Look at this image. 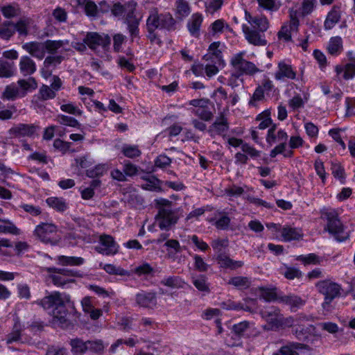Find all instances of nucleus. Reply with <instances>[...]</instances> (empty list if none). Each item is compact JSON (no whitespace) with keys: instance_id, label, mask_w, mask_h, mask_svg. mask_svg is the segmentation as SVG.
<instances>
[{"instance_id":"f257e3e1","label":"nucleus","mask_w":355,"mask_h":355,"mask_svg":"<svg viewBox=\"0 0 355 355\" xmlns=\"http://www.w3.org/2000/svg\"><path fill=\"white\" fill-rule=\"evenodd\" d=\"M38 304L44 309L53 308L52 322L54 324L65 329L71 326L67 310V306H73L69 295L55 291L44 297Z\"/></svg>"},{"instance_id":"f03ea898","label":"nucleus","mask_w":355,"mask_h":355,"mask_svg":"<svg viewBox=\"0 0 355 355\" xmlns=\"http://www.w3.org/2000/svg\"><path fill=\"white\" fill-rule=\"evenodd\" d=\"M175 24V21L170 13L159 14L157 8L150 11L146 26L148 31L158 28L171 30Z\"/></svg>"},{"instance_id":"7ed1b4c3","label":"nucleus","mask_w":355,"mask_h":355,"mask_svg":"<svg viewBox=\"0 0 355 355\" xmlns=\"http://www.w3.org/2000/svg\"><path fill=\"white\" fill-rule=\"evenodd\" d=\"M316 287L318 292L324 296L322 308L327 311H330L331 302L340 295V286L327 279L318 282Z\"/></svg>"},{"instance_id":"20e7f679","label":"nucleus","mask_w":355,"mask_h":355,"mask_svg":"<svg viewBox=\"0 0 355 355\" xmlns=\"http://www.w3.org/2000/svg\"><path fill=\"white\" fill-rule=\"evenodd\" d=\"M322 215L325 216L327 220V225L324 230L334 235L338 241L341 242L349 238V234L344 231L343 225L336 212L323 210L322 211Z\"/></svg>"},{"instance_id":"39448f33","label":"nucleus","mask_w":355,"mask_h":355,"mask_svg":"<svg viewBox=\"0 0 355 355\" xmlns=\"http://www.w3.org/2000/svg\"><path fill=\"white\" fill-rule=\"evenodd\" d=\"M35 235L43 243L55 245L59 241L57 227L52 223H42L35 227Z\"/></svg>"},{"instance_id":"423d86ee","label":"nucleus","mask_w":355,"mask_h":355,"mask_svg":"<svg viewBox=\"0 0 355 355\" xmlns=\"http://www.w3.org/2000/svg\"><path fill=\"white\" fill-rule=\"evenodd\" d=\"M158 209L159 211L156 216V220L159 227L161 230H170L172 226L177 223L179 219L178 212L180 209L171 210L165 207Z\"/></svg>"},{"instance_id":"0eeeda50","label":"nucleus","mask_w":355,"mask_h":355,"mask_svg":"<svg viewBox=\"0 0 355 355\" xmlns=\"http://www.w3.org/2000/svg\"><path fill=\"white\" fill-rule=\"evenodd\" d=\"M245 52L236 54L231 60V64L241 73L253 75L259 71V69L251 62L243 59Z\"/></svg>"},{"instance_id":"6e6552de","label":"nucleus","mask_w":355,"mask_h":355,"mask_svg":"<svg viewBox=\"0 0 355 355\" xmlns=\"http://www.w3.org/2000/svg\"><path fill=\"white\" fill-rule=\"evenodd\" d=\"M297 10L291 9L289 11L290 23L289 24L284 25L278 33L279 39H284L285 41H290L291 40V33L293 31H297L299 26V20L297 17Z\"/></svg>"},{"instance_id":"1a4fd4ad","label":"nucleus","mask_w":355,"mask_h":355,"mask_svg":"<svg viewBox=\"0 0 355 355\" xmlns=\"http://www.w3.org/2000/svg\"><path fill=\"white\" fill-rule=\"evenodd\" d=\"M96 250L103 254H115L118 252V246L112 236L103 234L100 236V245L96 247Z\"/></svg>"},{"instance_id":"9d476101","label":"nucleus","mask_w":355,"mask_h":355,"mask_svg":"<svg viewBox=\"0 0 355 355\" xmlns=\"http://www.w3.org/2000/svg\"><path fill=\"white\" fill-rule=\"evenodd\" d=\"M85 44H86L89 49L95 51L96 48L101 46L105 48L110 43V39L107 36H101L97 33H87L85 37L83 40Z\"/></svg>"},{"instance_id":"9b49d317","label":"nucleus","mask_w":355,"mask_h":355,"mask_svg":"<svg viewBox=\"0 0 355 355\" xmlns=\"http://www.w3.org/2000/svg\"><path fill=\"white\" fill-rule=\"evenodd\" d=\"M135 3H128V12L125 19V23L127 24L129 32L132 37H136L139 33L138 26L139 19L134 15V10L135 9Z\"/></svg>"},{"instance_id":"f8f14e48","label":"nucleus","mask_w":355,"mask_h":355,"mask_svg":"<svg viewBox=\"0 0 355 355\" xmlns=\"http://www.w3.org/2000/svg\"><path fill=\"white\" fill-rule=\"evenodd\" d=\"M256 28H250L246 25L243 26V31L245 34L246 40L249 43L255 46H264L266 44V40L263 35L255 30Z\"/></svg>"},{"instance_id":"ddd939ff","label":"nucleus","mask_w":355,"mask_h":355,"mask_svg":"<svg viewBox=\"0 0 355 355\" xmlns=\"http://www.w3.org/2000/svg\"><path fill=\"white\" fill-rule=\"evenodd\" d=\"M22 48L30 55L39 60H42L45 55V51L42 42H27L22 45Z\"/></svg>"},{"instance_id":"4468645a","label":"nucleus","mask_w":355,"mask_h":355,"mask_svg":"<svg viewBox=\"0 0 355 355\" xmlns=\"http://www.w3.org/2000/svg\"><path fill=\"white\" fill-rule=\"evenodd\" d=\"M35 130L36 127L33 125L21 123L10 129L9 133L15 137H31Z\"/></svg>"},{"instance_id":"2eb2a0df","label":"nucleus","mask_w":355,"mask_h":355,"mask_svg":"<svg viewBox=\"0 0 355 355\" xmlns=\"http://www.w3.org/2000/svg\"><path fill=\"white\" fill-rule=\"evenodd\" d=\"M137 304L142 307L150 308L157 304L156 294L152 292H141L136 295Z\"/></svg>"},{"instance_id":"dca6fc26","label":"nucleus","mask_w":355,"mask_h":355,"mask_svg":"<svg viewBox=\"0 0 355 355\" xmlns=\"http://www.w3.org/2000/svg\"><path fill=\"white\" fill-rule=\"evenodd\" d=\"M19 66L21 73L25 76L32 75L36 71L35 62L27 55L21 58Z\"/></svg>"},{"instance_id":"f3484780","label":"nucleus","mask_w":355,"mask_h":355,"mask_svg":"<svg viewBox=\"0 0 355 355\" xmlns=\"http://www.w3.org/2000/svg\"><path fill=\"white\" fill-rule=\"evenodd\" d=\"M246 20L251 24L253 28H257L259 32H264L268 28V22L265 17H252L247 11L245 12Z\"/></svg>"},{"instance_id":"a211bd4d","label":"nucleus","mask_w":355,"mask_h":355,"mask_svg":"<svg viewBox=\"0 0 355 355\" xmlns=\"http://www.w3.org/2000/svg\"><path fill=\"white\" fill-rule=\"evenodd\" d=\"M279 70L275 73V78L277 80H281L283 78H288L290 79H295L296 73L293 70L291 65L286 64L282 62L278 64Z\"/></svg>"},{"instance_id":"6ab92c4d","label":"nucleus","mask_w":355,"mask_h":355,"mask_svg":"<svg viewBox=\"0 0 355 355\" xmlns=\"http://www.w3.org/2000/svg\"><path fill=\"white\" fill-rule=\"evenodd\" d=\"M282 237L285 241H291L292 240H300L302 237V233L300 230L284 227L282 230Z\"/></svg>"},{"instance_id":"aec40b11","label":"nucleus","mask_w":355,"mask_h":355,"mask_svg":"<svg viewBox=\"0 0 355 355\" xmlns=\"http://www.w3.org/2000/svg\"><path fill=\"white\" fill-rule=\"evenodd\" d=\"M24 96H25V92H21L19 87L15 84L6 86L3 93V97L8 100H15L18 97Z\"/></svg>"},{"instance_id":"412c9836","label":"nucleus","mask_w":355,"mask_h":355,"mask_svg":"<svg viewBox=\"0 0 355 355\" xmlns=\"http://www.w3.org/2000/svg\"><path fill=\"white\" fill-rule=\"evenodd\" d=\"M261 314L262 317L265 318L272 327L277 328L281 314L279 309L272 308L270 310L262 311Z\"/></svg>"},{"instance_id":"4be33fe9","label":"nucleus","mask_w":355,"mask_h":355,"mask_svg":"<svg viewBox=\"0 0 355 355\" xmlns=\"http://www.w3.org/2000/svg\"><path fill=\"white\" fill-rule=\"evenodd\" d=\"M15 74L14 63L0 58V78H8Z\"/></svg>"},{"instance_id":"5701e85b","label":"nucleus","mask_w":355,"mask_h":355,"mask_svg":"<svg viewBox=\"0 0 355 355\" xmlns=\"http://www.w3.org/2000/svg\"><path fill=\"white\" fill-rule=\"evenodd\" d=\"M15 35L13 22L5 21L0 24V38L6 40H10Z\"/></svg>"},{"instance_id":"b1692460","label":"nucleus","mask_w":355,"mask_h":355,"mask_svg":"<svg viewBox=\"0 0 355 355\" xmlns=\"http://www.w3.org/2000/svg\"><path fill=\"white\" fill-rule=\"evenodd\" d=\"M31 20L28 18H21L16 23L13 22L15 33L17 31L21 36L26 37L28 35V28Z\"/></svg>"},{"instance_id":"393cba45","label":"nucleus","mask_w":355,"mask_h":355,"mask_svg":"<svg viewBox=\"0 0 355 355\" xmlns=\"http://www.w3.org/2000/svg\"><path fill=\"white\" fill-rule=\"evenodd\" d=\"M279 301L289 305L291 309L298 308L304 304L305 301L297 295H284L279 298Z\"/></svg>"},{"instance_id":"a878e982","label":"nucleus","mask_w":355,"mask_h":355,"mask_svg":"<svg viewBox=\"0 0 355 355\" xmlns=\"http://www.w3.org/2000/svg\"><path fill=\"white\" fill-rule=\"evenodd\" d=\"M71 352L76 354H83L87 352V341H83L80 338H73L70 341Z\"/></svg>"},{"instance_id":"bb28decb","label":"nucleus","mask_w":355,"mask_h":355,"mask_svg":"<svg viewBox=\"0 0 355 355\" xmlns=\"http://www.w3.org/2000/svg\"><path fill=\"white\" fill-rule=\"evenodd\" d=\"M65 44H68V41L48 40L43 42L44 51L51 54L55 53L58 49Z\"/></svg>"},{"instance_id":"cd10ccee","label":"nucleus","mask_w":355,"mask_h":355,"mask_svg":"<svg viewBox=\"0 0 355 355\" xmlns=\"http://www.w3.org/2000/svg\"><path fill=\"white\" fill-rule=\"evenodd\" d=\"M218 260L222 266L230 268L232 269L240 268L243 264L242 261H234L229 258L228 257L222 254H220L218 256Z\"/></svg>"},{"instance_id":"c85d7f7f","label":"nucleus","mask_w":355,"mask_h":355,"mask_svg":"<svg viewBox=\"0 0 355 355\" xmlns=\"http://www.w3.org/2000/svg\"><path fill=\"white\" fill-rule=\"evenodd\" d=\"M190 13V6L186 0H176V15L177 17L182 18Z\"/></svg>"},{"instance_id":"c756f323","label":"nucleus","mask_w":355,"mask_h":355,"mask_svg":"<svg viewBox=\"0 0 355 355\" xmlns=\"http://www.w3.org/2000/svg\"><path fill=\"white\" fill-rule=\"evenodd\" d=\"M340 18V12L335 8L332 9L327 15L324 21V27L326 29H331L336 24H337Z\"/></svg>"},{"instance_id":"7c9ffc66","label":"nucleus","mask_w":355,"mask_h":355,"mask_svg":"<svg viewBox=\"0 0 355 355\" xmlns=\"http://www.w3.org/2000/svg\"><path fill=\"white\" fill-rule=\"evenodd\" d=\"M18 87L21 92H24L25 95L29 89H35L37 87V84L33 78H29L27 80L20 79L17 81Z\"/></svg>"},{"instance_id":"2f4dec72","label":"nucleus","mask_w":355,"mask_h":355,"mask_svg":"<svg viewBox=\"0 0 355 355\" xmlns=\"http://www.w3.org/2000/svg\"><path fill=\"white\" fill-rule=\"evenodd\" d=\"M202 18L200 15L196 14L192 17L191 22L188 24L189 32L193 35L197 36L199 33L200 26L202 24Z\"/></svg>"},{"instance_id":"473e14b6","label":"nucleus","mask_w":355,"mask_h":355,"mask_svg":"<svg viewBox=\"0 0 355 355\" xmlns=\"http://www.w3.org/2000/svg\"><path fill=\"white\" fill-rule=\"evenodd\" d=\"M87 351L101 354L103 353L105 346L102 340H87Z\"/></svg>"},{"instance_id":"72a5a7b5","label":"nucleus","mask_w":355,"mask_h":355,"mask_svg":"<svg viewBox=\"0 0 355 355\" xmlns=\"http://www.w3.org/2000/svg\"><path fill=\"white\" fill-rule=\"evenodd\" d=\"M228 284L239 288H247L250 286V281L246 277L237 276L231 278Z\"/></svg>"},{"instance_id":"f704fd0d","label":"nucleus","mask_w":355,"mask_h":355,"mask_svg":"<svg viewBox=\"0 0 355 355\" xmlns=\"http://www.w3.org/2000/svg\"><path fill=\"white\" fill-rule=\"evenodd\" d=\"M58 261L60 264L63 266H78L83 263V258L76 257L59 256Z\"/></svg>"},{"instance_id":"c9c22d12","label":"nucleus","mask_w":355,"mask_h":355,"mask_svg":"<svg viewBox=\"0 0 355 355\" xmlns=\"http://www.w3.org/2000/svg\"><path fill=\"white\" fill-rule=\"evenodd\" d=\"M206 276L201 275L193 277V284L199 291L209 292V288Z\"/></svg>"},{"instance_id":"e433bc0d","label":"nucleus","mask_w":355,"mask_h":355,"mask_svg":"<svg viewBox=\"0 0 355 355\" xmlns=\"http://www.w3.org/2000/svg\"><path fill=\"white\" fill-rule=\"evenodd\" d=\"M1 11L3 15L7 19L13 18L20 15V9L18 6L12 5L3 6L1 8Z\"/></svg>"},{"instance_id":"4c0bfd02","label":"nucleus","mask_w":355,"mask_h":355,"mask_svg":"<svg viewBox=\"0 0 355 355\" xmlns=\"http://www.w3.org/2000/svg\"><path fill=\"white\" fill-rule=\"evenodd\" d=\"M21 326L18 320H16L13 326L12 331L8 335L7 343L10 344L12 342L19 340L21 336Z\"/></svg>"},{"instance_id":"58836bf2","label":"nucleus","mask_w":355,"mask_h":355,"mask_svg":"<svg viewBox=\"0 0 355 355\" xmlns=\"http://www.w3.org/2000/svg\"><path fill=\"white\" fill-rule=\"evenodd\" d=\"M47 204L52 208L59 211H63L67 209V205L62 199L58 198L51 197L46 200Z\"/></svg>"},{"instance_id":"ea45409f","label":"nucleus","mask_w":355,"mask_h":355,"mask_svg":"<svg viewBox=\"0 0 355 355\" xmlns=\"http://www.w3.org/2000/svg\"><path fill=\"white\" fill-rule=\"evenodd\" d=\"M300 318H295L292 316L284 318L282 314H280L279 322L276 329L279 328H285V327H291L297 322Z\"/></svg>"},{"instance_id":"a19ab883","label":"nucleus","mask_w":355,"mask_h":355,"mask_svg":"<svg viewBox=\"0 0 355 355\" xmlns=\"http://www.w3.org/2000/svg\"><path fill=\"white\" fill-rule=\"evenodd\" d=\"M55 96V93L53 89H52L49 86L43 85L39 92V98L42 101H46L48 99L54 98Z\"/></svg>"},{"instance_id":"79ce46f5","label":"nucleus","mask_w":355,"mask_h":355,"mask_svg":"<svg viewBox=\"0 0 355 355\" xmlns=\"http://www.w3.org/2000/svg\"><path fill=\"white\" fill-rule=\"evenodd\" d=\"M1 221V220H0ZM2 222L8 225H0V233L8 232L14 235H19L20 230L13 223L8 220H2Z\"/></svg>"},{"instance_id":"37998d69","label":"nucleus","mask_w":355,"mask_h":355,"mask_svg":"<svg viewBox=\"0 0 355 355\" xmlns=\"http://www.w3.org/2000/svg\"><path fill=\"white\" fill-rule=\"evenodd\" d=\"M250 324L249 322L248 321H243V322H241L238 324H235L233 327H232V331L234 332V334L239 336V337H241V336H243L245 334V332L248 329H250Z\"/></svg>"},{"instance_id":"c03bdc74","label":"nucleus","mask_w":355,"mask_h":355,"mask_svg":"<svg viewBox=\"0 0 355 355\" xmlns=\"http://www.w3.org/2000/svg\"><path fill=\"white\" fill-rule=\"evenodd\" d=\"M342 48V40L339 37H332L328 46V51L331 55L336 54Z\"/></svg>"},{"instance_id":"a18cd8bd","label":"nucleus","mask_w":355,"mask_h":355,"mask_svg":"<svg viewBox=\"0 0 355 355\" xmlns=\"http://www.w3.org/2000/svg\"><path fill=\"white\" fill-rule=\"evenodd\" d=\"M193 112L204 121H210L213 117L211 112L206 106L198 107L193 110Z\"/></svg>"},{"instance_id":"49530a36","label":"nucleus","mask_w":355,"mask_h":355,"mask_svg":"<svg viewBox=\"0 0 355 355\" xmlns=\"http://www.w3.org/2000/svg\"><path fill=\"white\" fill-rule=\"evenodd\" d=\"M56 120L58 123L64 125L71 127H78L80 125L78 121L76 119L63 114L58 115Z\"/></svg>"},{"instance_id":"de8ad7c7","label":"nucleus","mask_w":355,"mask_h":355,"mask_svg":"<svg viewBox=\"0 0 355 355\" xmlns=\"http://www.w3.org/2000/svg\"><path fill=\"white\" fill-rule=\"evenodd\" d=\"M161 284L171 288L182 287V282L178 277H169L161 282Z\"/></svg>"},{"instance_id":"09e8293b","label":"nucleus","mask_w":355,"mask_h":355,"mask_svg":"<svg viewBox=\"0 0 355 355\" xmlns=\"http://www.w3.org/2000/svg\"><path fill=\"white\" fill-rule=\"evenodd\" d=\"M63 60L64 57L62 55L48 56L44 61V66L46 69L51 66L55 67L60 64Z\"/></svg>"},{"instance_id":"8fccbe9b","label":"nucleus","mask_w":355,"mask_h":355,"mask_svg":"<svg viewBox=\"0 0 355 355\" xmlns=\"http://www.w3.org/2000/svg\"><path fill=\"white\" fill-rule=\"evenodd\" d=\"M260 292V297L266 301H272L276 299V293L272 289L260 287L258 288Z\"/></svg>"},{"instance_id":"3c124183","label":"nucleus","mask_w":355,"mask_h":355,"mask_svg":"<svg viewBox=\"0 0 355 355\" xmlns=\"http://www.w3.org/2000/svg\"><path fill=\"white\" fill-rule=\"evenodd\" d=\"M300 320L295 323V328L293 329V334L298 338L299 340H303L307 337L306 334H308V328L303 327L301 324H299Z\"/></svg>"},{"instance_id":"603ef678","label":"nucleus","mask_w":355,"mask_h":355,"mask_svg":"<svg viewBox=\"0 0 355 355\" xmlns=\"http://www.w3.org/2000/svg\"><path fill=\"white\" fill-rule=\"evenodd\" d=\"M123 153L125 156L129 158H135L140 156L141 151L137 146H126L123 148Z\"/></svg>"},{"instance_id":"864d4df0","label":"nucleus","mask_w":355,"mask_h":355,"mask_svg":"<svg viewBox=\"0 0 355 355\" xmlns=\"http://www.w3.org/2000/svg\"><path fill=\"white\" fill-rule=\"evenodd\" d=\"M315 0H304L302 4V16L310 14L315 7Z\"/></svg>"},{"instance_id":"5fc2aeb1","label":"nucleus","mask_w":355,"mask_h":355,"mask_svg":"<svg viewBox=\"0 0 355 355\" xmlns=\"http://www.w3.org/2000/svg\"><path fill=\"white\" fill-rule=\"evenodd\" d=\"M85 10L87 15L96 17L99 13L98 8L93 1H87L85 3Z\"/></svg>"},{"instance_id":"6e6d98bb","label":"nucleus","mask_w":355,"mask_h":355,"mask_svg":"<svg viewBox=\"0 0 355 355\" xmlns=\"http://www.w3.org/2000/svg\"><path fill=\"white\" fill-rule=\"evenodd\" d=\"M228 128L226 121L223 117L220 121H216L211 126L210 130H215L218 134L225 132Z\"/></svg>"},{"instance_id":"4d7b16f0","label":"nucleus","mask_w":355,"mask_h":355,"mask_svg":"<svg viewBox=\"0 0 355 355\" xmlns=\"http://www.w3.org/2000/svg\"><path fill=\"white\" fill-rule=\"evenodd\" d=\"M263 98H264L263 89L261 86H259L255 89L251 99L249 101V104L250 105L255 106L256 102L262 100Z\"/></svg>"},{"instance_id":"13d9d810","label":"nucleus","mask_w":355,"mask_h":355,"mask_svg":"<svg viewBox=\"0 0 355 355\" xmlns=\"http://www.w3.org/2000/svg\"><path fill=\"white\" fill-rule=\"evenodd\" d=\"M128 4L125 6L121 5L120 3H115L111 9L112 13L116 16H121L125 11L128 12Z\"/></svg>"},{"instance_id":"bf43d9fd","label":"nucleus","mask_w":355,"mask_h":355,"mask_svg":"<svg viewBox=\"0 0 355 355\" xmlns=\"http://www.w3.org/2000/svg\"><path fill=\"white\" fill-rule=\"evenodd\" d=\"M195 268L200 272H205L208 269V265L203 261L199 255L194 256Z\"/></svg>"},{"instance_id":"052dcab7","label":"nucleus","mask_w":355,"mask_h":355,"mask_svg":"<svg viewBox=\"0 0 355 355\" xmlns=\"http://www.w3.org/2000/svg\"><path fill=\"white\" fill-rule=\"evenodd\" d=\"M171 162V159L168 157L161 155L155 159V164L157 167L165 168L169 166Z\"/></svg>"},{"instance_id":"680f3d73","label":"nucleus","mask_w":355,"mask_h":355,"mask_svg":"<svg viewBox=\"0 0 355 355\" xmlns=\"http://www.w3.org/2000/svg\"><path fill=\"white\" fill-rule=\"evenodd\" d=\"M103 269L109 274L112 275H123L125 274V271L120 268H116L115 266L112 264H105L103 266Z\"/></svg>"},{"instance_id":"e2e57ef3","label":"nucleus","mask_w":355,"mask_h":355,"mask_svg":"<svg viewBox=\"0 0 355 355\" xmlns=\"http://www.w3.org/2000/svg\"><path fill=\"white\" fill-rule=\"evenodd\" d=\"M228 245L227 239H216L214 241L211 243L212 248L216 250L218 252H220L226 248Z\"/></svg>"},{"instance_id":"0e129e2a","label":"nucleus","mask_w":355,"mask_h":355,"mask_svg":"<svg viewBox=\"0 0 355 355\" xmlns=\"http://www.w3.org/2000/svg\"><path fill=\"white\" fill-rule=\"evenodd\" d=\"M53 15L55 17V19L60 22L65 21L67 19L66 11L64 9L59 7L53 10Z\"/></svg>"},{"instance_id":"69168bd1","label":"nucleus","mask_w":355,"mask_h":355,"mask_svg":"<svg viewBox=\"0 0 355 355\" xmlns=\"http://www.w3.org/2000/svg\"><path fill=\"white\" fill-rule=\"evenodd\" d=\"M284 276L288 279H293L301 277L302 272L296 268H288L284 273Z\"/></svg>"},{"instance_id":"338daca9","label":"nucleus","mask_w":355,"mask_h":355,"mask_svg":"<svg viewBox=\"0 0 355 355\" xmlns=\"http://www.w3.org/2000/svg\"><path fill=\"white\" fill-rule=\"evenodd\" d=\"M46 355H67V350L64 347L51 346L48 348Z\"/></svg>"},{"instance_id":"774afa93","label":"nucleus","mask_w":355,"mask_h":355,"mask_svg":"<svg viewBox=\"0 0 355 355\" xmlns=\"http://www.w3.org/2000/svg\"><path fill=\"white\" fill-rule=\"evenodd\" d=\"M273 355H299L295 350H292L291 347L287 345L282 347L278 352L273 354Z\"/></svg>"}]
</instances>
